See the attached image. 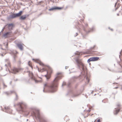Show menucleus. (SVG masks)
Wrapping results in <instances>:
<instances>
[{
	"mask_svg": "<svg viewBox=\"0 0 122 122\" xmlns=\"http://www.w3.org/2000/svg\"><path fill=\"white\" fill-rule=\"evenodd\" d=\"M22 11H20L19 13L15 14V15L16 17L20 16L22 14Z\"/></svg>",
	"mask_w": 122,
	"mask_h": 122,
	"instance_id": "nucleus-15",
	"label": "nucleus"
},
{
	"mask_svg": "<svg viewBox=\"0 0 122 122\" xmlns=\"http://www.w3.org/2000/svg\"><path fill=\"white\" fill-rule=\"evenodd\" d=\"M29 113V112H27V114H26V116L28 115Z\"/></svg>",
	"mask_w": 122,
	"mask_h": 122,
	"instance_id": "nucleus-27",
	"label": "nucleus"
},
{
	"mask_svg": "<svg viewBox=\"0 0 122 122\" xmlns=\"http://www.w3.org/2000/svg\"><path fill=\"white\" fill-rule=\"evenodd\" d=\"M16 16L15 15V14H14L11 16V17L12 18H14L16 17Z\"/></svg>",
	"mask_w": 122,
	"mask_h": 122,
	"instance_id": "nucleus-18",
	"label": "nucleus"
},
{
	"mask_svg": "<svg viewBox=\"0 0 122 122\" xmlns=\"http://www.w3.org/2000/svg\"><path fill=\"white\" fill-rule=\"evenodd\" d=\"M120 108L116 109L115 108V110L114 112V113L115 115L117 114L120 110Z\"/></svg>",
	"mask_w": 122,
	"mask_h": 122,
	"instance_id": "nucleus-13",
	"label": "nucleus"
},
{
	"mask_svg": "<svg viewBox=\"0 0 122 122\" xmlns=\"http://www.w3.org/2000/svg\"><path fill=\"white\" fill-rule=\"evenodd\" d=\"M52 71H53L52 69L50 68L47 72V73L49 75H51V74L52 72Z\"/></svg>",
	"mask_w": 122,
	"mask_h": 122,
	"instance_id": "nucleus-14",
	"label": "nucleus"
},
{
	"mask_svg": "<svg viewBox=\"0 0 122 122\" xmlns=\"http://www.w3.org/2000/svg\"><path fill=\"white\" fill-rule=\"evenodd\" d=\"M12 34V32L11 31L7 32L5 33L3 35V36L5 38L9 37Z\"/></svg>",
	"mask_w": 122,
	"mask_h": 122,
	"instance_id": "nucleus-5",
	"label": "nucleus"
},
{
	"mask_svg": "<svg viewBox=\"0 0 122 122\" xmlns=\"http://www.w3.org/2000/svg\"><path fill=\"white\" fill-rule=\"evenodd\" d=\"M44 86H45L46 87V86H48V84H47L46 83V84H45Z\"/></svg>",
	"mask_w": 122,
	"mask_h": 122,
	"instance_id": "nucleus-25",
	"label": "nucleus"
},
{
	"mask_svg": "<svg viewBox=\"0 0 122 122\" xmlns=\"http://www.w3.org/2000/svg\"><path fill=\"white\" fill-rule=\"evenodd\" d=\"M29 15H23L21 16L20 18V19L21 20H24Z\"/></svg>",
	"mask_w": 122,
	"mask_h": 122,
	"instance_id": "nucleus-10",
	"label": "nucleus"
},
{
	"mask_svg": "<svg viewBox=\"0 0 122 122\" xmlns=\"http://www.w3.org/2000/svg\"><path fill=\"white\" fill-rule=\"evenodd\" d=\"M5 65L6 66H8V67H10L11 66V65L10 64V62H9L8 63V65L6 64V65Z\"/></svg>",
	"mask_w": 122,
	"mask_h": 122,
	"instance_id": "nucleus-20",
	"label": "nucleus"
},
{
	"mask_svg": "<svg viewBox=\"0 0 122 122\" xmlns=\"http://www.w3.org/2000/svg\"><path fill=\"white\" fill-rule=\"evenodd\" d=\"M57 76L55 78L52 84L49 86V89L50 91L54 92L56 90V87L58 85V81L59 80V78H61L62 75L61 73H58L57 74Z\"/></svg>",
	"mask_w": 122,
	"mask_h": 122,
	"instance_id": "nucleus-1",
	"label": "nucleus"
},
{
	"mask_svg": "<svg viewBox=\"0 0 122 122\" xmlns=\"http://www.w3.org/2000/svg\"><path fill=\"white\" fill-rule=\"evenodd\" d=\"M17 45L18 48L21 50H22L23 49V45H24L23 44H18Z\"/></svg>",
	"mask_w": 122,
	"mask_h": 122,
	"instance_id": "nucleus-11",
	"label": "nucleus"
},
{
	"mask_svg": "<svg viewBox=\"0 0 122 122\" xmlns=\"http://www.w3.org/2000/svg\"><path fill=\"white\" fill-rule=\"evenodd\" d=\"M117 88H118V87H116L115 88L117 89Z\"/></svg>",
	"mask_w": 122,
	"mask_h": 122,
	"instance_id": "nucleus-29",
	"label": "nucleus"
},
{
	"mask_svg": "<svg viewBox=\"0 0 122 122\" xmlns=\"http://www.w3.org/2000/svg\"><path fill=\"white\" fill-rule=\"evenodd\" d=\"M20 110L23 111V109L25 108L26 107V105L22 103H20Z\"/></svg>",
	"mask_w": 122,
	"mask_h": 122,
	"instance_id": "nucleus-6",
	"label": "nucleus"
},
{
	"mask_svg": "<svg viewBox=\"0 0 122 122\" xmlns=\"http://www.w3.org/2000/svg\"><path fill=\"white\" fill-rule=\"evenodd\" d=\"M34 79V80L35 81V82H38L39 81H37H37L36 80H35Z\"/></svg>",
	"mask_w": 122,
	"mask_h": 122,
	"instance_id": "nucleus-28",
	"label": "nucleus"
},
{
	"mask_svg": "<svg viewBox=\"0 0 122 122\" xmlns=\"http://www.w3.org/2000/svg\"><path fill=\"white\" fill-rule=\"evenodd\" d=\"M63 9V7H53L51 9H49V11L53 10H55L58 9L61 10Z\"/></svg>",
	"mask_w": 122,
	"mask_h": 122,
	"instance_id": "nucleus-9",
	"label": "nucleus"
},
{
	"mask_svg": "<svg viewBox=\"0 0 122 122\" xmlns=\"http://www.w3.org/2000/svg\"><path fill=\"white\" fill-rule=\"evenodd\" d=\"M6 26H7L9 30H12L14 27L13 24H7Z\"/></svg>",
	"mask_w": 122,
	"mask_h": 122,
	"instance_id": "nucleus-8",
	"label": "nucleus"
},
{
	"mask_svg": "<svg viewBox=\"0 0 122 122\" xmlns=\"http://www.w3.org/2000/svg\"><path fill=\"white\" fill-rule=\"evenodd\" d=\"M69 120V119L68 117L67 116H66L65 117V120L67 121Z\"/></svg>",
	"mask_w": 122,
	"mask_h": 122,
	"instance_id": "nucleus-21",
	"label": "nucleus"
},
{
	"mask_svg": "<svg viewBox=\"0 0 122 122\" xmlns=\"http://www.w3.org/2000/svg\"><path fill=\"white\" fill-rule=\"evenodd\" d=\"M99 59V57H93L89 59L87 61V62H89L91 61H96Z\"/></svg>",
	"mask_w": 122,
	"mask_h": 122,
	"instance_id": "nucleus-4",
	"label": "nucleus"
},
{
	"mask_svg": "<svg viewBox=\"0 0 122 122\" xmlns=\"http://www.w3.org/2000/svg\"><path fill=\"white\" fill-rule=\"evenodd\" d=\"M118 106H119V107H120V105H118Z\"/></svg>",
	"mask_w": 122,
	"mask_h": 122,
	"instance_id": "nucleus-32",
	"label": "nucleus"
},
{
	"mask_svg": "<svg viewBox=\"0 0 122 122\" xmlns=\"http://www.w3.org/2000/svg\"><path fill=\"white\" fill-rule=\"evenodd\" d=\"M41 122H47V121L45 120H42V121H41Z\"/></svg>",
	"mask_w": 122,
	"mask_h": 122,
	"instance_id": "nucleus-23",
	"label": "nucleus"
},
{
	"mask_svg": "<svg viewBox=\"0 0 122 122\" xmlns=\"http://www.w3.org/2000/svg\"><path fill=\"white\" fill-rule=\"evenodd\" d=\"M28 64L31 67H32V64H31V62L30 61H29L28 62Z\"/></svg>",
	"mask_w": 122,
	"mask_h": 122,
	"instance_id": "nucleus-19",
	"label": "nucleus"
},
{
	"mask_svg": "<svg viewBox=\"0 0 122 122\" xmlns=\"http://www.w3.org/2000/svg\"><path fill=\"white\" fill-rule=\"evenodd\" d=\"M45 76H46V78H47V79H49V78H50V77H47V75H45Z\"/></svg>",
	"mask_w": 122,
	"mask_h": 122,
	"instance_id": "nucleus-26",
	"label": "nucleus"
},
{
	"mask_svg": "<svg viewBox=\"0 0 122 122\" xmlns=\"http://www.w3.org/2000/svg\"><path fill=\"white\" fill-rule=\"evenodd\" d=\"M15 57H16V56H15V57H14V58H15Z\"/></svg>",
	"mask_w": 122,
	"mask_h": 122,
	"instance_id": "nucleus-30",
	"label": "nucleus"
},
{
	"mask_svg": "<svg viewBox=\"0 0 122 122\" xmlns=\"http://www.w3.org/2000/svg\"><path fill=\"white\" fill-rule=\"evenodd\" d=\"M76 61L78 64L81 65L83 67L84 66L81 60L77 59L76 60Z\"/></svg>",
	"mask_w": 122,
	"mask_h": 122,
	"instance_id": "nucleus-7",
	"label": "nucleus"
},
{
	"mask_svg": "<svg viewBox=\"0 0 122 122\" xmlns=\"http://www.w3.org/2000/svg\"><path fill=\"white\" fill-rule=\"evenodd\" d=\"M104 103H106V102H108V100L107 99H105L102 101Z\"/></svg>",
	"mask_w": 122,
	"mask_h": 122,
	"instance_id": "nucleus-17",
	"label": "nucleus"
},
{
	"mask_svg": "<svg viewBox=\"0 0 122 122\" xmlns=\"http://www.w3.org/2000/svg\"><path fill=\"white\" fill-rule=\"evenodd\" d=\"M40 70L39 68H38V70L39 71L42 72L45 71L46 69V66H44L43 65L42 67H40Z\"/></svg>",
	"mask_w": 122,
	"mask_h": 122,
	"instance_id": "nucleus-12",
	"label": "nucleus"
},
{
	"mask_svg": "<svg viewBox=\"0 0 122 122\" xmlns=\"http://www.w3.org/2000/svg\"><path fill=\"white\" fill-rule=\"evenodd\" d=\"M93 115V114H91V116H92V115Z\"/></svg>",
	"mask_w": 122,
	"mask_h": 122,
	"instance_id": "nucleus-31",
	"label": "nucleus"
},
{
	"mask_svg": "<svg viewBox=\"0 0 122 122\" xmlns=\"http://www.w3.org/2000/svg\"><path fill=\"white\" fill-rule=\"evenodd\" d=\"M91 110L89 109L88 110H85L84 111L82 114L85 117H87L90 115L89 112L91 111Z\"/></svg>",
	"mask_w": 122,
	"mask_h": 122,
	"instance_id": "nucleus-3",
	"label": "nucleus"
},
{
	"mask_svg": "<svg viewBox=\"0 0 122 122\" xmlns=\"http://www.w3.org/2000/svg\"><path fill=\"white\" fill-rule=\"evenodd\" d=\"M22 70V69L21 68H17L15 67H14L11 70V71L12 73L15 74Z\"/></svg>",
	"mask_w": 122,
	"mask_h": 122,
	"instance_id": "nucleus-2",
	"label": "nucleus"
},
{
	"mask_svg": "<svg viewBox=\"0 0 122 122\" xmlns=\"http://www.w3.org/2000/svg\"><path fill=\"white\" fill-rule=\"evenodd\" d=\"M29 76L32 79L34 78L33 74L32 73H29Z\"/></svg>",
	"mask_w": 122,
	"mask_h": 122,
	"instance_id": "nucleus-16",
	"label": "nucleus"
},
{
	"mask_svg": "<svg viewBox=\"0 0 122 122\" xmlns=\"http://www.w3.org/2000/svg\"><path fill=\"white\" fill-rule=\"evenodd\" d=\"M32 60L36 62H37L38 61L36 59H33Z\"/></svg>",
	"mask_w": 122,
	"mask_h": 122,
	"instance_id": "nucleus-22",
	"label": "nucleus"
},
{
	"mask_svg": "<svg viewBox=\"0 0 122 122\" xmlns=\"http://www.w3.org/2000/svg\"><path fill=\"white\" fill-rule=\"evenodd\" d=\"M94 122H96V120H95ZM97 122H100V119H98L97 120Z\"/></svg>",
	"mask_w": 122,
	"mask_h": 122,
	"instance_id": "nucleus-24",
	"label": "nucleus"
}]
</instances>
